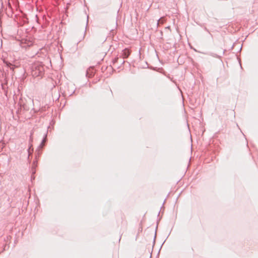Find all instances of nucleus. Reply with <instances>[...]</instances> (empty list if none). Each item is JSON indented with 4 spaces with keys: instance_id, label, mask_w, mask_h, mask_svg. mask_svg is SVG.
Returning a JSON list of instances; mask_svg holds the SVG:
<instances>
[{
    "instance_id": "6",
    "label": "nucleus",
    "mask_w": 258,
    "mask_h": 258,
    "mask_svg": "<svg viewBox=\"0 0 258 258\" xmlns=\"http://www.w3.org/2000/svg\"><path fill=\"white\" fill-rule=\"evenodd\" d=\"M159 22L163 23L162 19H160L158 20V24H159Z\"/></svg>"
},
{
    "instance_id": "4",
    "label": "nucleus",
    "mask_w": 258,
    "mask_h": 258,
    "mask_svg": "<svg viewBox=\"0 0 258 258\" xmlns=\"http://www.w3.org/2000/svg\"><path fill=\"white\" fill-rule=\"evenodd\" d=\"M129 55L128 51L127 50H125L123 52V57H127Z\"/></svg>"
},
{
    "instance_id": "1",
    "label": "nucleus",
    "mask_w": 258,
    "mask_h": 258,
    "mask_svg": "<svg viewBox=\"0 0 258 258\" xmlns=\"http://www.w3.org/2000/svg\"><path fill=\"white\" fill-rule=\"evenodd\" d=\"M44 71V67L40 63H36L32 67V75L34 77L42 76Z\"/></svg>"
},
{
    "instance_id": "2",
    "label": "nucleus",
    "mask_w": 258,
    "mask_h": 258,
    "mask_svg": "<svg viewBox=\"0 0 258 258\" xmlns=\"http://www.w3.org/2000/svg\"><path fill=\"white\" fill-rule=\"evenodd\" d=\"M18 105L20 106L21 108H23L24 110H28L29 108L27 106L25 103V100L23 98H20L18 102Z\"/></svg>"
},
{
    "instance_id": "3",
    "label": "nucleus",
    "mask_w": 258,
    "mask_h": 258,
    "mask_svg": "<svg viewBox=\"0 0 258 258\" xmlns=\"http://www.w3.org/2000/svg\"><path fill=\"white\" fill-rule=\"evenodd\" d=\"M46 137H47V135L45 134L44 138L43 139V140L42 141V142H41V144L40 145L39 147L43 148V147L44 145V143L46 141Z\"/></svg>"
},
{
    "instance_id": "7",
    "label": "nucleus",
    "mask_w": 258,
    "mask_h": 258,
    "mask_svg": "<svg viewBox=\"0 0 258 258\" xmlns=\"http://www.w3.org/2000/svg\"><path fill=\"white\" fill-rule=\"evenodd\" d=\"M32 172H33V173H35V171L34 169H32Z\"/></svg>"
},
{
    "instance_id": "5",
    "label": "nucleus",
    "mask_w": 258,
    "mask_h": 258,
    "mask_svg": "<svg viewBox=\"0 0 258 258\" xmlns=\"http://www.w3.org/2000/svg\"><path fill=\"white\" fill-rule=\"evenodd\" d=\"M4 62L7 65V66H9V65H11V64L9 62H8L7 61H6L5 60H4Z\"/></svg>"
}]
</instances>
